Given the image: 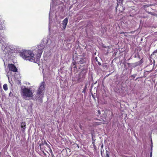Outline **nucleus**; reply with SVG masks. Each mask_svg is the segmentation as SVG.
<instances>
[{"mask_svg": "<svg viewBox=\"0 0 157 157\" xmlns=\"http://www.w3.org/2000/svg\"><path fill=\"white\" fill-rule=\"evenodd\" d=\"M44 48L43 44L38 45L32 50H24L20 52V56L26 60L36 63L39 62L40 58L41 56Z\"/></svg>", "mask_w": 157, "mask_h": 157, "instance_id": "f257e3e1", "label": "nucleus"}, {"mask_svg": "<svg viewBox=\"0 0 157 157\" xmlns=\"http://www.w3.org/2000/svg\"><path fill=\"white\" fill-rule=\"evenodd\" d=\"M21 94L23 98L25 100L31 99L33 97L32 91L29 89L25 87L21 89Z\"/></svg>", "mask_w": 157, "mask_h": 157, "instance_id": "f03ea898", "label": "nucleus"}, {"mask_svg": "<svg viewBox=\"0 0 157 157\" xmlns=\"http://www.w3.org/2000/svg\"><path fill=\"white\" fill-rule=\"evenodd\" d=\"M39 146L40 149L43 151H45L48 152V151H52L50 145L47 143L46 141L44 139V138H42L41 141H39Z\"/></svg>", "mask_w": 157, "mask_h": 157, "instance_id": "7ed1b4c3", "label": "nucleus"}, {"mask_svg": "<svg viewBox=\"0 0 157 157\" xmlns=\"http://www.w3.org/2000/svg\"><path fill=\"white\" fill-rule=\"evenodd\" d=\"M45 88V82H42L36 92V95L40 99H42L44 97V91Z\"/></svg>", "mask_w": 157, "mask_h": 157, "instance_id": "20e7f679", "label": "nucleus"}, {"mask_svg": "<svg viewBox=\"0 0 157 157\" xmlns=\"http://www.w3.org/2000/svg\"><path fill=\"white\" fill-rule=\"evenodd\" d=\"M87 72V70L86 69H83L81 71L78 77V82H81L84 79Z\"/></svg>", "mask_w": 157, "mask_h": 157, "instance_id": "39448f33", "label": "nucleus"}, {"mask_svg": "<svg viewBox=\"0 0 157 157\" xmlns=\"http://www.w3.org/2000/svg\"><path fill=\"white\" fill-rule=\"evenodd\" d=\"M8 67L9 70L14 72H17V69L16 67L13 64H9L8 65Z\"/></svg>", "mask_w": 157, "mask_h": 157, "instance_id": "423d86ee", "label": "nucleus"}, {"mask_svg": "<svg viewBox=\"0 0 157 157\" xmlns=\"http://www.w3.org/2000/svg\"><path fill=\"white\" fill-rule=\"evenodd\" d=\"M76 62L78 64H82L85 63L86 62V59L85 58H77Z\"/></svg>", "mask_w": 157, "mask_h": 157, "instance_id": "0eeeda50", "label": "nucleus"}, {"mask_svg": "<svg viewBox=\"0 0 157 157\" xmlns=\"http://www.w3.org/2000/svg\"><path fill=\"white\" fill-rule=\"evenodd\" d=\"M68 21V19L67 18H65L62 22L63 25L62 27L64 29H65L66 25L67 24Z\"/></svg>", "mask_w": 157, "mask_h": 157, "instance_id": "6e6552de", "label": "nucleus"}, {"mask_svg": "<svg viewBox=\"0 0 157 157\" xmlns=\"http://www.w3.org/2000/svg\"><path fill=\"white\" fill-rule=\"evenodd\" d=\"M26 124L25 121L22 122L21 124V131L23 132L25 131V130L26 128Z\"/></svg>", "mask_w": 157, "mask_h": 157, "instance_id": "1a4fd4ad", "label": "nucleus"}, {"mask_svg": "<svg viewBox=\"0 0 157 157\" xmlns=\"http://www.w3.org/2000/svg\"><path fill=\"white\" fill-rule=\"evenodd\" d=\"M76 60H75L74 62H73L72 65L71 66L72 68H73L74 71H77V68L76 66V64L77 63L75 61Z\"/></svg>", "mask_w": 157, "mask_h": 157, "instance_id": "9d476101", "label": "nucleus"}, {"mask_svg": "<svg viewBox=\"0 0 157 157\" xmlns=\"http://www.w3.org/2000/svg\"><path fill=\"white\" fill-rule=\"evenodd\" d=\"M104 123H103L101 121L99 122H93V126H96L100 125L102 124H103Z\"/></svg>", "mask_w": 157, "mask_h": 157, "instance_id": "9b49d317", "label": "nucleus"}, {"mask_svg": "<svg viewBox=\"0 0 157 157\" xmlns=\"http://www.w3.org/2000/svg\"><path fill=\"white\" fill-rule=\"evenodd\" d=\"M140 63L139 62H137L134 63H132V67H136L140 65Z\"/></svg>", "mask_w": 157, "mask_h": 157, "instance_id": "f8f14e48", "label": "nucleus"}, {"mask_svg": "<svg viewBox=\"0 0 157 157\" xmlns=\"http://www.w3.org/2000/svg\"><path fill=\"white\" fill-rule=\"evenodd\" d=\"M83 119L85 120V121H91V118L89 117H84Z\"/></svg>", "mask_w": 157, "mask_h": 157, "instance_id": "ddd939ff", "label": "nucleus"}, {"mask_svg": "<svg viewBox=\"0 0 157 157\" xmlns=\"http://www.w3.org/2000/svg\"><path fill=\"white\" fill-rule=\"evenodd\" d=\"M3 89L5 90H7L8 88L7 87V85L6 84H5L3 85Z\"/></svg>", "mask_w": 157, "mask_h": 157, "instance_id": "4468645a", "label": "nucleus"}, {"mask_svg": "<svg viewBox=\"0 0 157 157\" xmlns=\"http://www.w3.org/2000/svg\"><path fill=\"white\" fill-rule=\"evenodd\" d=\"M153 55H155V56H157V49L155 51L152 53Z\"/></svg>", "mask_w": 157, "mask_h": 157, "instance_id": "2eb2a0df", "label": "nucleus"}, {"mask_svg": "<svg viewBox=\"0 0 157 157\" xmlns=\"http://www.w3.org/2000/svg\"><path fill=\"white\" fill-rule=\"evenodd\" d=\"M108 152L107 151H106V155L105 157H109V155L108 153Z\"/></svg>", "mask_w": 157, "mask_h": 157, "instance_id": "dca6fc26", "label": "nucleus"}, {"mask_svg": "<svg viewBox=\"0 0 157 157\" xmlns=\"http://www.w3.org/2000/svg\"><path fill=\"white\" fill-rule=\"evenodd\" d=\"M127 64L128 66V67H132V63H127Z\"/></svg>", "mask_w": 157, "mask_h": 157, "instance_id": "f3484780", "label": "nucleus"}, {"mask_svg": "<svg viewBox=\"0 0 157 157\" xmlns=\"http://www.w3.org/2000/svg\"><path fill=\"white\" fill-rule=\"evenodd\" d=\"M136 74H133L131 76V77H133V78H135L136 76Z\"/></svg>", "mask_w": 157, "mask_h": 157, "instance_id": "a211bd4d", "label": "nucleus"}, {"mask_svg": "<svg viewBox=\"0 0 157 157\" xmlns=\"http://www.w3.org/2000/svg\"><path fill=\"white\" fill-rule=\"evenodd\" d=\"M149 14L152 15H155L153 13L151 12H148V13Z\"/></svg>", "mask_w": 157, "mask_h": 157, "instance_id": "6ab92c4d", "label": "nucleus"}, {"mask_svg": "<svg viewBox=\"0 0 157 157\" xmlns=\"http://www.w3.org/2000/svg\"><path fill=\"white\" fill-rule=\"evenodd\" d=\"M152 151H151L150 153V157H152Z\"/></svg>", "mask_w": 157, "mask_h": 157, "instance_id": "aec40b11", "label": "nucleus"}, {"mask_svg": "<svg viewBox=\"0 0 157 157\" xmlns=\"http://www.w3.org/2000/svg\"><path fill=\"white\" fill-rule=\"evenodd\" d=\"M125 33H127L124 32H121L120 33L121 34H124Z\"/></svg>", "mask_w": 157, "mask_h": 157, "instance_id": "412c9836", "label": "nucleus"}, {"mask_svg": "<svg viewBox=\"0 0 157 157\" xmlns=\"http://www.w3.org/2000/svg\"><path fill=\"white\" fill-rule=\"evenodd\" d=\"M98 64L99 65H101V63H100L99 62H98Z\"/></svg>", "mask_w": 157, "mask_h": 157, "instance_id": "4be33fe9", "label": "nucleus"}, {"mask_svg": "<svg viewBox=\"0 0 157 157\" xmlns=\"http://www.w3.org/2000/svg\"><path fill=\"white\" fill-rule=\"evenodd\" d=\"M98 113L99 114H100V110H98Z\"/></svg>", "mask_w": 157, "mask_h": 157, "instance_id": "5701e85b", "label": "nucleus"}, {"mask_svg": "<svg viewBox=\"0 0 157 157\" xmlns=\"http://www.w3.org/2000/svg\"><path fill=\"white\" fill-rule=\"evenodd\" d=\"M120 1H121V2H122L123 0H119Z\"/></svg>", "mask_w": 157, "mask_h": 157, "instance_id": "b1692460", "label": "nucleus"}, {"mask_svg": "<svg viewBox=\"0 0 157 157\" xmlns=\"http://www.w3.org/2000/svg\"><path fill=\"white\" fill-rule=\"evenodd\" d=\"M138 78H136V80H137Z\"/></svg>", "mask_w": 157, "mask_h": 157, "instance_id": "393cba45", "label": "nucleus"}, {"mask_svg": "<svg viewBox=\"0 0 157 157\" xmlns=\"http://www.w3.org/2000/svg\"><path fill=\"white\" fill-rule=\"evenodd\" d=\"M92 139H93V140H94V138H92Z\"/></svg>", "mask_w": 157, "mask_h": 157, "instance_id": "a878e982", "label": "nucleus"}, {"mask_svg": "<svg viewBox=\"0 0 157 157\" xmlns=\"http://www.w3.org/2000/svg\"><path fill=\"white\" fill-rule=\"evenodd\" d=\"M151 141H152L151 138Z\"/></svg>", "mask_w": 157, "mask_h": 157, "instance_id": "bb28decb", "label": "nucleus"}]
</instances>
